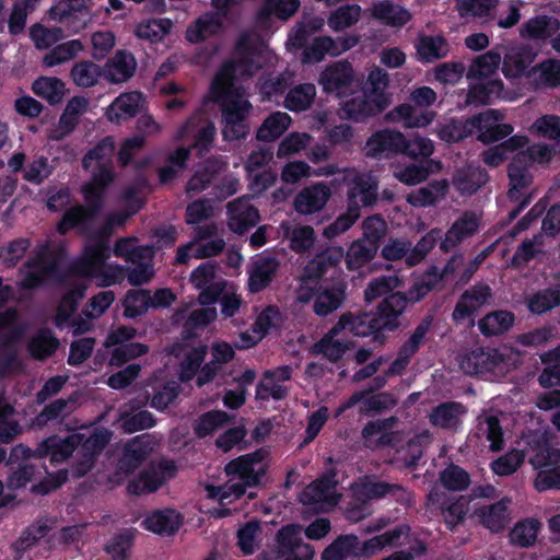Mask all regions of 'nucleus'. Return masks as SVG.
Instances as JSON below:
<instances>
[{
    "label": "nucleus",
    "instance_id": "1",
    "mask_svg": "<svg viewBox=\"0 0 560 560\" xmlns=\"http://www.w3.org/2000/svg\"><path fill=\"white\" fill-rule=\"evenodd\" d=\"M267 54L266 50L250 47L247 38L242 37L233 60L223 63L213 78L211 94L215 102H221L224 140H240L249 132L247 119L253 107L244 89L234 85V78L252 77L264 67Z\"/></svg>",
    "mask_w": 560,
    "mask_h": 560
},
{
    "label": "nucleus",
    "instance_id": "2",
    "mask_svg": "<svg viewBox=\"0 0 560 560\" xmlns=\"http://www.w3.org/2000/svg\"><path fill=\"white\" fill-rule=\"evenodd\" d=\"M269 452L265 448L240 456L225 466V472L230 479L220 487H208L211 498H218L221 503L224 500L238 499L247 487L259 483L268 468Z\"/></svg>",
    "mask_w": 560,
    "mask_h": 560
},
{
    "label": "nucleus",
    "instance_id": "3",
    "mask_svg": "<svg viewBox=\"0 0 560 560\" xmlns=\"http://www.w3.org/2000/svg\"><path fill=\"white\" fill-rule=\"evenodd\" d=\"M114 179L115 174L106 168L93 172L91 179L81 187L86 205H75L67 209L57 224V231L65 235L72 229H79L80 233L88 234L89 223L104 208L106 188Z\"/></svg>",
    "mask_w": 560,
    "mask_h": 560
},
{
    "label": "nucleus",
    "instance_id": "4",
    "mask_svg": "<svg viewBox=\"0 0 560 560\" xmlns=\"http://www.w3.org/2000/svg\"><path fill=\"white\" fill-rule=\"evenodd\" d=\"M108 258V244H85L78 270L83 276L94 279L98 287L120 283L125 278V269L119 265L106 264Z\"/></svg>",
    "mask_w": 560,
    "mask_h": 560
},
{
    "label": "nucleus",
    "instance_id": "5",
    "mask_svg": "<svg viewBox=\"0 0 560 560\" xmlns=\"http://www.w3.org/2000/svg\"><path fill=\"white\" fill-rule=\"evenodd\" d=\"M189 282L199 291L198 302L200 305L214 304L228 285L219 265L212 261L202 262L195 268L189 276Z\"/></svg>",
    "mask_w": 560,
    "mask_h": 560
},
{
    "label": "nucleus",
    "instance_id": "6",
    "mask_svg": "<svg viewBox=\"0 0 560 560\" xmlns=\"http://www.w3.org/2000/svg\"><path fill=\"white\" fill-rule=\"evenodd\" d=\"M343 174V183L347 186V206L355 208L358 212H361L362 207H373L378 199L377 180L354 168H347Z\"/></svg>",
    "mask_w": 560,
    "mask_h": 560
},
{
    "label": "nucleus",
    "instance_id": "7",
    "mask_svg": "<svg viewBox=\"0 0 560 560\" xmlns=\"http://www.w3.org/2000/svg\"><path fill=\"white\" fill-rule=\"evenodd\" d=\"M509 190L508 198L516 203L510 212V219H514L524 207L528 205L536 189L533 187V175L528 167L513 156L508 166Z\"/></svg>",
    "mask_w": 560,
    "mask_h": 560
},
{
    "label": "nucleus",
    "instance_id": "8",
    "mask_svg": "<svg viewBox=\"0 0 560 560\" xmlns=\"http://www.w3.org/2000/svg\"><path fill=\"white\" fill-rule=\"evenodd\" d=\"M505 115L499 109H487L469 118L471 133L478 132L477 139L483 144L499 142L510 137L514 128L503 122Z\"/></svg>",
    "mask_w": 560,
    "mask_h": 560
},
{
    "label": "nucleus",
    "instance_id": "9",
    "mask_svg": "<svg viewBox=\"0 0 560 560\" xmlns=\"http://www.w3.org/2000/svg\"><path fill=\"white\" fill-rule=\"evenodd\" d=\"M56 267V257L50 250V241L47 238L36 245L24 265L21 285L25 289L38 287L46 276L55 271Z\"/></svg>",
    "mask_w": 560,
    "mask_h": 560
},
{
    "label": "nucleus",
    "instance_id": "10",
    "mask_svg": "<svg viewBox=\"0 0 560 560\" xmlns=\"http://www.w3.org/2000/svg\"><path fill=\"white\" fill-rule=\"evenodd\" d=\"M492 299V290L488 284L477 283L470 287L462 293L456 302L452 313V319L456 324H463L465 320H469V325L472 327L475 325L474 316L483 306L490 305Z\"/></svg>",
    "mask_w": 560,
    "mask_h": 560
},
{
    "label": "nucleus",
    "instance_id": "11",
    "mask_svg": "<svg viewBox=\"0 0 560 560\" xmlns=\"http://www.w3.org/2000/svg\"><path fill=\"white\" fill-rule=\"evenodd\" d=\"M175 472L176 466L173 462L160 460L151 463L137 478L128 483L127 490L136 495L155 492L168 479L173 478Z\"/></svg>",
    "mask_w": 560,
    "mask_h": 560
},
{
    "label": "nucleus",
    "instance_id": "12",
    "mask_svg": "<svg viewBox=\"0 0 560 560\" xmlns=\"http://www.w3.org/2000/svg\"><path fill=\"white\" fill-rule=\"evenodd\" d=\"M398 399L390 393L382 392L373 394L371 390H357L348 399L340 404L336 410V416L341 415L348 409L359 406L360 415L381 413L397 405Z\"/></svg>",
    "mask_w": 560,
    "mask_h": 560
},
{
    "label": "nucleus",
    "instance_id": "13",
    "mask_svg": "<svg viewBox=\"0 0 560 560\" xmlns=\"http://www.w3.org/2000/svg\"><path fill=\"white\" fill-rule=\"evenodd\" d=\"M501 51L502 73L506 79L528 78L529 67L536 58L530 47L524 44L499 45Z\"/></svg>",
    "mask_w": 560,
    "mask_h": 560
},
{
    "label": "nucleus",
    "instance_id": "14",
    "mask_svg": "<svg viewBox=\"0 0 560 560\" xmlns=\"http://www.w3.org/2000/svg\"><path fill=\"white\" fill-rule=\"evenodd\" d=\"M339 501L335 474L330 472L311 482L300 494L304 505H318L320 511L335 506Z\"/></svg>",
    "mask_w": 560,
    "mask_h": 560
},
{
    "label": "nucleus",
    "instance_id": "15",
    "mask_svg": "<svg viewBox=\"0 0 560 560\" xmlns=\"http://www.w3.org/2000/svg\"><path fill=\"white\" fill-rule=\"evenodd\" d=\"M148 399L149 397L144 396L143 398H136L120 406L118 410V422L125 433L130 434L155 425L156 420L154 416L148 410H142Z\"/></svg>",
    "mask_w": 560,
    "mask_h": 560
},
{
    "label": "nucleus",
    "instance_id": "16",
    "mask_svg": "<svg viewBox=\"0 0 560 560\" xmlns=\"http://www.w3.org/2000/svg\"><path fill=\"white\" fill-rule=\"evenodd\" d=\"M259 220V211L247 196L236 198L226 205V224L236 234H244Z\"/></svg>",
    "mask_w": 560,
    "mask_h": 560
},
{
    "label": "nucleus",
    "instance_id": "17",
    "mask_svg": "<svg viewBox=\"0 0 560 560\" xmlns=\"http://www.w3.org/2000/svg\"><path fill=\"white\" fill-rule=\"evenodd\" d=\"M354 82V70L347 60L328 65L319 75L318 83L326 93L346 94Z\"/></svg>",
    "mask_w": 560,
    "mask_h": 560
},
{
    "label": "nucleus",
    "instance_id": "18",
    "mask_svg": "<svg viewBox=\"0 0 560 560\" xmlns=\"http://www.w3.org/2000/svg\"><path fill=\"white\" fill-rule=\"evenodd\" d=\"M84 435L81 433H73L66 438L51 435L35 448L34 456L49 457L52 464H59L67 460L73 452L81 445Z\"/></svg>",
    "mask_w": 560,
    "mask_h": 560
},
{
    "label": "nucleus",
    "instance_id": "19",
    "mask_svg": "<svg viewBox=\"0 0 560 560\" xmlns=\"http://www.w3.org/2000/svg\"><path fill=\"white\" fill-rule=\"evenodd\" d=\"M332 196L329 184L319 182L302 188L295 196L293 207L303 215L320 212Z\"/></svg>",
    "mask_w": 560,
    "mask_h": 560
},
{
    "label": "nucleus",
    "instance_id": "20",
    "mask_svg": "<svg viewBox=\"0 0 560 560\" xmlns=\"http://www.w3.org/2000/svg\"><path fill=\"white\" fill-rule=\"evenodd\" d=\"M292 368L289 365L278 366L264 372L257 384L256 397L261 400L270 398L275 400L284 399L288 396L289 387L285 385L291 380Z\"/></svg>",
    "mask_w": 560,
    "mask_h": 560
},
{
    "label": "nucleus",
    "instance_id": "21",
    "mask_svg": "<svg viewBox=\"0 0 560 560\" xmlns=\"http://www.w3.org/2000/svg\"><path fill=\"white\" fill-rule=\"evenodd\" d=\"M108 441V434L102 431L94 432L84 439L75 455V462L72 467L73 476L80 478L88 474L94 466L97 454L101 453Z\"/></svg>",
    "mask_w": 560,
    "mask_h": 560
},
{
    "label": "nucleus",
    "instance_id": "22",
    "mask_svg": "<svg viewBox=\"0 0 560 560\" xmlns=\"http://www.w3.org/2000/svg\"><path fill=\"white\" fill-rule=\"evenodd\" d=\"M156 443L149 435H139L131 439L124 446L118 468L125 474L133 472L153 452Z\"/></svg>",
    "mask_w": 560,
    "mask_h": 560
},
{
    "label": "nucleus",
    "instance_id": "23",
    "mask_svg": "<svg viewBox=\"0 0 560 560\" xmlns=\"http://www.w3.org/2000/svg\"><path fill=\"white\" fill-rule=\"evenodd\" d=\"M89 100L83 96L70 98L61 114L57 126L51 129L49 139L60 141L68 137L80 122V118L88 112Z\"/></svg>",
    "mask_w": 560,
    "mask_h": 560
},
{
    "label": "nucleus",
    "instance_id": "24",
    "mask_svg": "<svg viewBox=\"0 0 560 560\" xmlns=\"http://www.w3.org/2000/svg\"><path fill=\"white\" fill-rule=\"evenodd\" d=\"M409 302L406 294L396 292L378 304L375 317L382 330H395L399 327V317L405 313Z\"/></svg>",
    "mask_w": 560,
    "mask_h": 560
},
{
    "label": "nucleus",
    "instance_id": "25",
    "mask_svg": "<svg viewBox=\"0 0 560 560\" xmlns=\"http://www.w3.org/2000/svg\"><path fill=\"white\" fill-rule=\"evenodd\" d=\"M396 417L376 419L369 421L361 431V438L364 446L371 450H377L394 442L393 428L397 424Z\"/></svg>",
    "mask_w": 560,
    "mask_h": 560
},
{
    "label": "nucleus",
    "instance_id": "26",
    "mask_svg": "<svg viewBox=\"0 0 560 560\" xmlns=\"http://www.w3.org/2000/svg\"><path fill=\"white\" fill-rule=\"evenodd\" d=\"M405 136L399 131L381 130L372 135L365 144V154L371 158L388 156L401 153Z\"/></svg>",
    "mask_w": 560,
    "mask_h": 560
},
{
    "label": "nucleus",
    "instance_id": "27",
    "mask_svg": "<svg viewBox=\"0 0 560 560\" xmlns=\"http://www.w3.org/2000/svg\"><path fill=\"white\" fill-rule=\"evenodd\" d=\"M435 117L433 110H422L410 104H400L389 110L384 120L388 124H399L404 128H420L430 125Z\"/></svg>",
    "mask_w": 560,
    "mask_h": 560
},
{
    "label": "nucleus",
    "instance_id": "28",
    "mask_svg": "<svg viewBox=\"0 0 560 560\" xmlns=\"http://www.w3.org/2000/svg\"><path fill=\"white\" fill-rule=\"evenodd\" d=\"M466 412L467 408L462 402L446 401L431 410L429 421L433 427L442 430L457 431Z\"/></svg>",
    "mask_w": 560,
    "mask_h": 560
},
{
    "label": "nucleus",
    "instance_id": "29",
    "mask_svg": "<svg viewBox=\"0 0 560 560\" xmlns=\"http://www.w3.org/2000/svg\"><path fill=\"white\" fill-rule=\"evenodd\" d=\"M479 228V219L472 212L463 213L447 230L444 240L440 244V248L444 253H448L464 240L472 236Z\"/></svg>",
    "mask_w": 560,
    "mask_h": 560
},
{
    "label": "nucleus",
    "instance_id": "30",
    "mask_svg": "<svg viewBox=\"0 0 560 560\" xmlns=\"http://www.w3.org/2000/svg\"><path fill=\"white\" fill-rule=\"evenodd\" d=\"M142 525L154 534L171 536L183 525V516L174 509L155 510L145 516Z\"/></svg>",
    "mask_w": 560,
    "mask_h": 560
},
{
    "label": "nucleus",
    "instance_id": "31",
    "mask_svg": "<svg viewBox=\"0 0 560 560\" xmlns=\"http://www.w3.org/2000/svg\"><path fill=\"white\" fill-rule=\"evenodd\" d=\"M137 61L135 57L126 51L119 50L110 57L104 68V78L114 84L128 81L136 72Z\"/></svg>",
    "mask_w": 560,
    "mask_h": 560
},
{
    "label": "nucleus",
    "instance_id": "32",
    "mask_svg": "<svg viewBox=\"0 0 560 560\" xmlns=\"http://www.w3.org/2000/svg\"><path fill=\"white\" fill-rule=\"evenodd\" d=\"M302 530V526L296 524H290L281 527L276 536L278 555L282 557L287 555L300 556L302 547H305L311 552V556H314V548L310 544L303 541Z\"/></svg>",
    "mask_w": 560,
    "mask_h": 560
},
{
    "label": "nucleus",
    "instance_id": "33",
    "mask_svg": "<svg viewBox=\"0 0 560 560\" xmlns=\"http://www.w3.org/2000/svg\"><path fill=\"white\" fill-rule=\"evenodd\" d=\"M383 104H385V102L381 100L376 101L363 91L361 95L346 101L341 109L346 118L363 121L383 112L385 109Z\"/></svg>",
    "mask_w": 560,
    "mask_h": 560
},
{
    "label": "nucleus",
    "instance_id": "34",
    "mask_svg": "<svg viewBox=\"0 0 560 560\" xmlns=\"http://www.w3.org/2000/svg\"><path fill=\"white\" fill-rule=\"evenodd\" d=\"M511 500L504 498L493 504L480 508L477 515L481 524L492 533L503 530L511 521Z\"/></svg>",
    "mask_w": 560,
    "mask_h": 560
},
{
    "label": "nucleus",
    "instance_id": "35",
    "mask_svg": "<svg viewBox=\"0 0 560 560\" xmlns=\"http://www.w3.org/2000/svg\"><path fill=\"white\" fill-rule=\"evenodd\" d=\"M460 370L468 375H477L492 371L497 364V355L490 350L477 348L462 354L458 359Z\"/></svg>",
    "mask_w": 560,
    "mask_h": 560
},
{
    "label": "nucleus",
    "instance_id": "36",
    "mask_svg": "<svg viewBox=\"0 0 560 560\" xmlns=\"http://www.w3.org/2000/svg\"><path fill=\"white\" fill-rule=\"evenodd\" d=\"M143 101L140 92L122 93L108 106L106 116L109 121L119 124L135 117Z\"/></svg>",
    "mask_w": 560,
    "mask_h": 560
},
{
    "label": "nucleus",
    "instance_id": "37",
    "mask_svg": "<svg viewBox=\"0 0 560 560\" xmlns=\"http://www.w3.org/2000/svg\"><path fill=\"white\" fill-rule=\"evenodd\" d=\"M476 435L489 442L491 452H500L504 448L505 442L500 420L490 412H482L478 416Z\"/></svg>",
    "mask_w": 560,
    "mask_h": 560
},
{
    "label": "nucleus",
    "instance_id": "38",
    "mask_svg": "<svg viewBox=\"0 0 560 560\" xmlns=\"http://www.w3.org/2000/svg\"><path fill=\"white\" fill-rule=\"evenodd\" d=\"M336 326L341 331L349 330L351 334L358 337H368L375 331L382 330L375 315L371 316L366 313H345L340 316Z\"/></svg>",
    "mask_w": 560,
    "mask_h": 560
},
{
    "label": "nucleus",
    "instance_id": "39",
    "mask_svg": "<svg viewBox=\"0 0 560 560\" xmlns=\"http://www.w3.org/2000/svg\"><path fill=\"white\" fill-rule=\"evenodd\" d=\"M370 11L374 19L393 27H401L412 18L408 9L392 1L376 2L371 7Z\"/></svg>",
    "mask_w": 560,
    "mask_h": 560
},
{
    "label": "nucleus",
    "instance_id": "40",
    "mask_svg": "<svg viewBox=\"0 0 560 560\" xmlns=\"http://www.w3.org/2000/svg\"><path fill=\"white\" fill-rule=\"evenodd\" d=\"M489 180L486 170L480 166L467 165L456 171L453 177L454 187L463 195H471Z\"/></svg>",
    "mask_w": 560,
    "mask_h": 560
},
{
    "label": "nucleus",
    "instance_id": "41",
    "mask_svg": "<svg viewBox=\"0 0 560 560\" xmlns=\"http://www.w3.org/2000/svg\"><path fill=\"white\" fill-rule=\"evenodd\" d=\"M448 190V183L445 179L433 180L424 187L412 190L407 196V202L413 207H431L445 198Z\"/></svg>",
    "mask_w": 560,
    "mask_h": 560
},
{
    "label": "nucleus",
    "instance_id": "42",
    "mask_svg": "<svg viewBox=\"0 0 560 560\" xmlns=\"http://www.w3.org/2000/svg\"><path fill=\"white\" fill-rule=\"evenodd\" d=\"M340 332L341 330L335 325L318 342L314 343L313 353L322 354L331 362L339 361L351 347L349 341L338 338Z\"/></svg>",
    "mask_w": 560,
    "mask_h": 560
},
{
    "label": "nucleus",
    "instance_id": "43",
    "mask_svg": "<svg viewBox=\"0 0 560 560\" xmlns=\"http://www.w3.org/2000/svg\"><path fill=\"white\" fill-rule=\"evenodd\" d=\"M416 49L419 60L433 62L448 55L450 45L441 35H420L416 44Z\"/></svg>",
    "mask_w": 560,
    "mask_h": 560
},
{
    "label": "nucleus",
    "instance_id": "44",
    "mask_svg": "<svg viewBox=\"0 0 560 560\" xmlns=\"http://www.w3.org/2000/svg\"><path fill=\"white\" fill-rule=\"evenodd\" d=\"M279 261L273 257H259L249 271L248 287L250 292L264 290L277 272Z\"/></svg>",
    "mask_w": 560,
    "mask_h": 560
},
{
    "label": "nucleus",
    "instance_id": "45",
    "mask_svg": "<svg viewBox=\"0 0 560 560\" xmlns=\"http://www.w3.org/2000/svg\"><path fill=\"white\" fill-rule=\"evenodd\" d=\"M345 250L340 246L328 247L317 254L304 268V276L310 279L322 277L328 268L336 267L343 258Z\"/></svg>",
    "mask_w": 560,
    "mask_h": 560
},
{
    "label": "nucleus",
    "instance_id": "46",
    "mask_svg": "<svg viewBox=\"0 0 560 560\" xmlns=\"http://www.w3.org/2000/svg\"><path fill=\"white\" fill-rule=\"evenodd\" d=\"M559 30L557 19L548 15H536L520 27V35L532 40H544Z\"/></svg>",
    "mask_w": 560,
    "mask_h": 560
},
{
    "label": "nucleus",
    "instance_id": "47",
    "mask_svg": "<svg viewBox=\"0 0 560 560\" xmlns=\"http://www.w3.org/2000/svg\"><path fill=\"white\" fill-rule=\"evenodd\" d=\"M114 141L107 137L101 140L93 149H91L82 160V166L85 171L91 170L95 165L93 172H101L103 168L114 173L110 159L114 154Z\"/></svg>",
    "mask_w": 560,
    "mask_h": 560
},
{
    "label": "nucleus",
    "instance_id": "48",
    "mask_svg": "<svg viewBox=\"0 0 560 560\" xmlns=\"http://www.w3.org/2000/svg\"><path fill=\"white\" fill-rule=\"evenodd\" d=\"M528 79L536 88H556L560 85V60H544L528 71Z\"/></svg>",
    "mask_w": 560,
    "mask_h": 560
},
{
    "label": "nucleus",
    "instance_id": "49",
    "mask_svg": "<svg viewBox=\"0 0 560 560\" xmlns=\"http://www.w3.org/2000/svg\"><path fill=\"white\" fill-rule=\"evenodd\" d=\"M222 21L217 13H205L186 30V38L190 43L203 42L221 30Z\"/></svg>",
    "mask_w": 560,
    "mask_h": 560
},
{
    "label": "nucleus",
    "instance_id": "50",
    "mask_svg": "<svg viewBox=\"0 0 560 560\" xmlns=\"http://www.w3.org/2000/svg\"><path fill=\"white\" fill-rule=\"evenodd\" d=\"M360 493L370 500L380 499L390 494L398 501L406 504H409L412 501L411 493L406 491L401 486L396 483H388L385 481H365L360 485Z\"/></svg>",
    "mask_w": 560,
    "mask_h": 560
},
{
    "label": "nucleus",
    "instance_id": "51",
    "mask_svg": "<svg viewBox=\"0 0 560 560\" xmlns=\"http://www.w3.org/2000/svg\"><path fill=\"white\" fill-rule=\"evenodd\" d=\"M515 322L512 312L499 310L486 314L478 322V328L485 337L500 336L506 332Z\"/></svg>",
    "mask_w": 560,
    "mask_h": 560
},
{
    "label": "nucleus",
    "instance_id": "52",
    "mask_svg": "<svg viewBox=\"0 0 560 560\" xmlns=\"http://www.w3.org/2000/svg\"><path fill=\"white\" fill-rule=\"evenodd\" d=\"M291 122L292 118L288 113L275 112L262 120L256 138L259 141H275L289 129Z\"/></svg>",
    "mask_w": 560,
    "mask_h": 560
},
{
    "label": "nucleus",
    "instance_id": "53",
    "mask_svg": "<svg viewBox=\"0 0 560 560\" xmlns=\"http://www.w3.org/2000/svg\"><path fill=\"white\" fill-rule=\"evenodd\" d=\"M360 541L354 535H345L338 537L322 553L323 560H347L349 558H360Z\"/></svg>",
    "mask_w": 560,
    "mask_h": 560
},
{
    "label": "nucleus",
    "instance_id": "54",
    "mask_svg": "<svg viewBox=\"0 0 560 560\" xmlns=\"http://www.w3.org/2000/svg\"><path fill=\"white\" fill-rule=\"evenodd\" d=\"M499 0H457L456 8L462 18H474L481 21L482 24L491 22L494 9Z\"/></svg>",
    "mask_w": 560,
    "mask_h": 560
},
{
    "label": "nucleus",
    "instance_id": "55",
    "mask_svg": "<svg viewBox=\"0 0 560 560\" xmlns=\"http://www.w3.org/2000/svg\"><path fill=\"white\" fill-rule=\"evenodd\" d=\"M140 206H137L131 211H116L109 213L100 228L93 233L89 234L86 244H108L107 240L113 235L117 228L125 225L127 219L138 211Z\"/></svg>",
    "mask_w": 560,
    "mask_h": 560
},
{
    "label": "nucleus",
    "instance_id": "56",
    "mask_svg": "<svg viewBox=\"0 0 560 560\" xmlns=\"http://www.w3.org/2000/svg\"><path fill=\"white\" fill-rule=\"evenodd\" d=\"M541 523L536 518H525L517 522L509 533L512 545L528 548L535 545Z\"/></svg>",
    "mask_w": 560,
    "mask_h": 560
},
{
    "label": "nucleus",
    "instance_id": "57",
    "mask_svg": "<svg viewBox=\"0 0 560 560\" xmlns=\"http://www.w3.org/2000/svg\"><path fill=\"white\" fill-rule=\"evenodd\" d=\"M439 170V162L429 161L425 164H410L404 167H397L394 171V176L405 185L415 186L427 180L431 173Z\"/></svg>",
    "mask_w": 560,
    "mask_h": 560
},
{
    "label": "nucleus",
    "instance_id": "58",
    "mask_svg": "<svg viewBox=\"0 0 560 560\" xmlns=\"http://www.w3.org/2000/svg\"><path fill=\"white\" fill-rule=\"evenodd\" d=\"M103 75V68L91 60L75 62L70 71L72 82L83 89L95 86Z\"/></svg>",
    "mask_w": 560,
    "mask_h": 560
},
{
    "label": "nucleus",
    "instance_id": "59",
    "mask_svg": "<svg viewBox=\"0 0 560 560\" xmlns=\"http://www.w3.org/2000/svg\"><path fill=\"white\" fill-rule=\"evenodd\" d=\"M501 63L499 46L475 58L469 66L467 77L471 79H486L491 77Z\"/></svg>",
    "mask_w": 560,
    "mask_h": 560
},
{
    "label": "nucleus",
    "instance_id": "60",
    "mask_svg": "<svg viewBox=\"0 0 560 560\" xmlns=\"http://www.w3.org/2000/svg\"><path fill=\"white\" fill-rule=\"evenodd\" d=\"M59 347V340L49 329H39L27 343L30 354L36 360L51 357Z\"/></svg>",
    "mask_w": 560,
    "mask_h": 560
},
{
    "label": "nucleus",
    "instance_id": "61",
    "mask_svg": "<svg viewBox=\"0 0 560 560\" xmlns=\"http://www.w3.org/2000/svg\"><path fill=\"white\" fill-rule=\"evenodd\" d=\"M377 247L358 238L351 243L343 258L349 270H358L368 265L376 255Z\"/></svg>",
    "mask_w": 560,
    "mask_h": 560
},
{
    "label": "nucleus",
    "instance_id": "62",
    "mask_svg": "<svg viewBox=\"0 0 560 560\" xmlns=\"http://www.w3.org/2000/svg\"><path fill=\"white\" fill-rule=\"evenodd\" d=\"M389 85L388 73L380 67H374L368 75L364 92L373 98L385 102L384 107L390 104V95L386 92Z\"/></svg>",
    "mask_w": 560,
    "mask_h": 560
},
{
    "label": "nucleus",
    "instance_id": "63",
    "mask_svg": "<svg viewBox=\"0 0 560 560\" xmlns=\"http://www.w3.org/2000/svg\"><path fill=\"white\" fill-rule=\"evenodd\" d=\"M315 96L316 88L314 84H299L288 92L284 98V106L292 112H303L312 106Z\"/></svg>",
    "mask_w": 560,
    "mask_h": 560
},
{
    "label": "nucleus",
    "instance_id": "64",
    "mask_svg": "<svg viewBox=\"0 0 560 560\" xmlns=\"http://www.w3.org/2000/svg\"><path fill=\"white\" fill-rule=\"evenodd\" d=\"M560 305V283L539 290L527 299V307L533 314H544Z\"/></svg>",
    "mask_w": 560,
    "mask_h": 560
}]
</instances>
